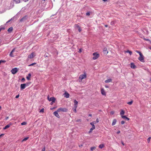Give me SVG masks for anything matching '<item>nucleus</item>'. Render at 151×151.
<instances>
[{"label":"nucleus","instance_id":"56","mask_svg":"<svg viewBox=\"0 0 151 151\" xmlns=\"http://www.w3.org/2000/svg\"><path fill=\"white\" fill-rule=\"evenodd\" d=\"M122 145H124V143H123L122 142Z\"/></svg>","mask_w":151,"mask_h":151},{"label":"nucleus","instance_id":"57","mask_svg":"<svg viewBox=\"0 0 151 151\" xmlns=\"http://www.w3.org/2000/svg\"><path fill=\"white\" fill-rule=\"evenodd\" d=\"M102 0L104 1H107V0Z\"/></svg>","mask_w":151,"mask_h":151},{"label":"nucleus","instance_id":"3","mask_svg":"<svg viewBox=\"0 0 151 151\" xmlns=\"http://www.w3.org/2000/svg\"><path fill=\"white\" fill-rule=\"evenodd\" d=\"M93 59L94 60L97 59L100 56L99 54L97 53V52H95L93 53Z\"/></svg>","mask_w":151,"mask_h":151},{"label":"nucleus","instance_id":"59","mask_svg":"<svg viewBox=\"0 0 151 151\" xmlns=\"http://www.w3.org/2000/svg\"><path fill=\"white\" fill-rule=\"evenodd\" d=\"M53 103H52V102H51V104H51V105H52V104Z\"/></svg>","mask_w":151,"mask_h":151},{"label":"nucleus","instance_id":"13","mask_svg":"<svg viewBox=\"0 0 151 151\" xmlns=\"http://www.w3.org/2000/svg\"><path fill=\"white\" fill-rule=\"evenodd\" d=\"M55 99L54 97H51L50 98L49 101H52V103H54L55 102Z\"/></svg>","mask_w":151,"mask_h":151},{"label":"nucleus","instance_id":"2","mask_svg":"<svg viewBox=\"0 0 151 151\" xmlns=\"http://www.w3.org/2000/svg\"><path fill=\"white\" fill-rule=\"evenodd\" d=\"M86 74L85 73H84L83 74L80 75L79 78V81L81 82L83 79L86 78Z\"/></svg>","mask_w":151,"mask_h":151},{"label":"nucleus","instance_id":"47","mask_svg":"<svg viewBox=\"0 0 151 151\" xmlns=\"http://www.w3.org/2000/svg\"><path fill=\"white\" fill-rule=\"evenodd\" d=\"M81 52H82V50H81V49H80L79 50V51H78V52H79V53H81Z\"/></svg>","mask_w":151,"mask_h":151},{"label":"nucleus","instance_id":"51","mask_svg":"<svg viewBox=\"0 0 151 151\" xmlns=\"http://www.w3.org/2000/svg\"><path fill=\"white\" fill-rule=\"evenodd\" d=\"M105 26L106 27H108V25L107 24H105Z\"/></svg>","mask_w":151,"mask_h":151},{"label":"nucleus","instance_id":"12","mask_svg":"<svg viewBox=\"0 0 151 151\" xmlns=\"http://www.w3.org/2000/svg\"><path fill=\"white\" fill-rule=\"evenodd\" d=\"M15 48H14L12 50V51L9 54V56L11 57H14V55H13V53L14 52V51H15Z\"/></svg>","mask_w":151,"mask_h":151},{"label":"nucleus","instance_id":"6","mask_svg":"<svg viewBox=\"0 0 151 151\" xmlns=\"http://www.w3.org/2000/svg\"><path fill=\"white\" fill-rule=\"evenodd\" d=\"M28 83L22 84L20 85V88L22 90L24 89L26 86H28Z\"/></svg>","mask_w":151,"mask_h":151},{"label":"nucleus","instance_id":"63","mask_svg":"<svg viewBox=\"0 0 151 151\" xmlns=\"http://www.w3.org/2000/svg\"><path fill=\"white\" fill-rule=\"evenodd\" d=\"M150 49H151V48H150Z\"/></svg>","mask_w":151,"mask_h":151},{"label":"nucleus","instance_id":"35","mask_svg":"<svg viewBox=\"0 0 151 151\" xmlns=\"http://www.w3.org/2000/svg\"><path fill=\"white\" fill-rule=\"evenodd\" d=\"M77 122H81V119H77L76 120Z\"/></svg>","mask_w":151,"mask_h":151},{"label":"nucleus","instance_id":"31","mask_svg":"<svg viewBox=\"0 0 151 151\" xmlns=\"http://www.w3.org/2000/svg\"><path fill=\"white\" fill-rule=\"evenodd\" d=\"M36 64V63H33L31 64H30L29 65H28L29 66H32L34 65H35Z\"/></svg>","mask_w":151,"mask_h":151},{"label":"nucleus","instance_id":"28","mask_svg":"<svg viewBox=\"0 0 151 151\" xmlns=\"http://www.w3.org/2000/svg\"><path fill=\"white\" fill-rule=\"evenodd\" d=\"M96 122H95L94 121V122H91L90 123V124L92 125V127H93V125H94V124H96Z\"/></svg>","mask_w":151,"mask_h":151},{"label":"nucleus","instance_id":"4","mask_svg":"<svg viewBox=\"0 0 151 151\" xmlns=\"http://www.w3.org/2000/svg\"><path fill=\"white\" fill-rule=\"evenodd\" d=\"M57 110V112H66L68 111V109L65 108H59Z\"/></svg>","mask_w":151,"mask_h":151},{"label":"nucleus","instance_id":"18","mask_svg":"<svg viewBox=\"0 0 151 151\" xmlns=\"http://www.w3.org/2000/svg\"><path fill=\"white\" fill-rule=\"evenodd\" d=\"M11 125V123L10 124H9L6 125L5 127L4 128H3V129H6L8 128H9V127H10V125Z\"/></svg>","mask_w":151,"mask_h":151},{"label":"nucleus","instance_id":"43","mask_svg":"<svg viewBox=\"0 0 151 151\" xmlns=\"http://www.w3.org/2000/svg\"><path fill=\"white\" fill-rule=\"evenodd\" d=\"M121 123L122 124H123L125 123V122L124 121H122Z\"/></svg>","mask_w":151,"mask_h":151},{"label":"nucleus","instance_id":"27","mask_svg":"<svg viewBox=\"0 0 151 151\" xmlns=\"http://www.w3.org/2000/svg\"><path fill=\"white\" fill-rule=\"evenodd\" d=\"M104 147V144H101L99 145V147L100 148L102 149V148Z\"/></svg>","mask_w":151,"mask_h":151},{"label":"nucleus","instance_id":"50","mask_svg":"<svg viewBox=\"0 0 151 151\" xmlns=\"http://www.w3.org/2000/svg\"><path fill=\"white\" fill-rule=\"evenodd\" d=\"M88 116H92V114H89Z\"/></svg>","mask_w":151,"mask_h":151},{"label":"nucleus","instance_id":"37","mask_svg":"<svg viewBox=\"0 0 151 151\" xmlns=\"http://www.w3.org/2000/svg\"><path fill=\"white\" fill-rule=\"evenodd\" d=\"M20 0H18L16 1V3H19L20 2Z\"/></svg>","mask_w":151,"mask_h":151},{"label":"nucleus","instance_id":"58","mask_svg":"<svg viewBox=\"0 0 151 151\" xmlns=\"http://www.w3.org/2000/svg\"><path fill=\"white\" fill-rule=\"evenodd\" d=\"M1 109V106H0V110Z\"/></svg>","mask_w":151,"mask_h":151},{"label":"nucleus","instance_id":"39","mask_svg":"<svg viewBox=\"0 0 151 151\" xmlns=\"http://www.w3.org/2000/svg\"><path fill=\"white\" fill-rule=\"evenodd\" d=\"M90 15V13L89 12H87L86 13V15L87 16H89Z\"/></svg>","mask_w":151,"mask_h":151},{"label":"nucleus","instance_id":"49","mask_svg":"<svg viewBox=\"0 0 151 151\" xmlns=\"http://www.w3.org/2000/svg\"><path fill=\"white\" fill-rule=\"evenodd\" d=\"M42 151H45V147H44L42 149Z\"/></svg>","mask_w":151,"mask_h":151},{"label":"nucleus","instance_id":"48","mask_svg":"<svg viewBox=\"0 0 151 151\" xmlns=\"http://www.w3.org/2000/svg\"><path fill=\"white\" fill-rule=\"evenodd\" d=\"M12 20V19H10L7 22V23H8L11 20Z\"/></svg>","mask_w":151,"mask_h":151},{"label":"nucleus","instance_id":"36","mask_svg":"<svg viewBox=\"0 0 151 151\" xmlns=\"http://www.w3.org/2000/svg\"><path fill=\"white\" fill-rule=\"evenodd\" d=\"M44 109L43 108L40 111V113H41V112H42V113H43L44 112Z\"/></svg>","mask_w":151,"mask_h":151},{"label":"nucleus","instance_id":"1","mask_svg":"<svg viewBox=\"0 0 151 151\" xmlns=\"http://www.w3.org/2000/svg\"><path fill=\"white\" fill-rule=\"evenodd\" d=\"M135 52L138 53L140 56L138 58V60L140 61L141 62H144V56L142 54V53L140 52V51H139L137 50H136L135 51Z\"/></svg>","mask_w":151,"mask_h":151},{"label":"nucleus","instance_id":"16","mask_svg":"<svg viewBox=\"0 0 151 151\" xmlns=\"http://www.w3.org/2000/svg\"><path fill=\"white\" fill-rule=\"evenodd\" d=\"M131 67L132 68H136V66L135 65L134 63H132L131 64Z\"/></svg>","mask_w":151,"mask_h":151},{"label":"nucleus","instance_id":"24","mask_svg":"<svg viewBox=\"0 0 151 151\" xmlns=\"http://www.w3.org/2000/svg\"><path fill=\"white\" fill-rule=\"evenodd\" d=\"M122 118L124 119H125L127 120H129V119L127 117H126L125 116H122Z\"/></svg>","mask_w":151,"mask_h":151},{"label":"nucleus","instance_id":"60","mask_svg":"<svg viewBox=\"0 0 151 151\" xmlns=\"http://www.w3.org/2000/svg\"><path fill=\"white\" fill-rule=\"evenodd\" d=\"M150 81H151V78L150 79Z\"/></svg>","mask_w":151,"mask_h":151},{"label":"nucleus","instance_id":"25","mask_svg":"<svg viewBox=\"0 0 151 151\" xmlns=\"http://www.w3.org/2000/svg\"><path fill=\"white\" fill-rule=\"evenodd\" d=\"M77 106H74V107L73 108V111L76 113V112H77L76 109H77Z\"/></svg>","mask_w":151,"mask_h":151},{"label":"nucleus","instance_id":"44","mask_svg":"<svg viewBox=\"0 0 151 151\" xmlns=\"http://www.w3.org/2000/svg\"><path fill=\"white\" fill-rule=\"evenodd\" d=\"M4 28L3 27H1L0 28V32L1 31L2 29H4Z\"/></svg>","mask_w":151,"mask_h":151},{"label":"nucleus","instance_id":"30","mask_svg":"<svg viewBox=\"0 0 151 151\" xmlns=\"http://www.w3.org/2000/svg\"><path fill=\"white\" fill-rule=\"evenodd\" d=\"M132 103H133V101H131L128 102L127 103V104H128L129 105H131L132 104Z\"/></svg>","mask_w":151,"mask_h":151},{"label":"nucleus","instance_id":"52","mask_svg":"<svg viewBox=\"0 0 151 151\" xmlns=\"http://www.w3.org/2000/svg\"><path fill=\"white\" fill-rule=\"evenodd\" d=\"M120 131H118L117 132V134H119L120 133Z\"/></svg>","mask_w":151,"mask_h":151},{"label":"nucleus","instance_id":"29","mask_svg":"<svg viewBox=\"0 0 151 151\" xmlns=\"http://www.w3.org/2000/svg\"><path fill=\"white\" fill-rule=\"evenodd\" d=\"M126 52H128L130 55H131L132 54V52L131 51H129V50H127Z\"/></svg>","mask_w":151,"mask_h":151},{"label":"nucleus","instance_id":"7","mask_svg":"<svg viewBox=\"0 0 151 151\" xmlns=\"http://www.w3.org/2000/svg\"><path fill=\"white\" fill-rule=\"evenodd\" d=\"M35 56V53L34 52H32L28 56V58H29L31 59L34 58Z\"/></svg>","mask_w":151,"mask_h":151},{"label":"nucleus","instance_id":"55","mask_svg":"<svg viewBox=\"0 0 151 151\" xmlns=\"http://www.w3.org/2000/svg\"><path fill=\"white\" fill-rule=\"evenodd\" d=\"M47 99H48V100L49 101V99H50V98H49V96H47Z\"/></svg>","mask_w":151,"mask_h":151},{"label":"nucleus","instance_id":"53","mask_svg":"<svg viewBox=\"0 0 151 151\" xmlns=\"http://www.w3.org/2000/svg\"><path fill=\"white\" fill-rule=\"evenodd\" d=\"M83 146V145H79V147H81Z\"/></svg>","mask_w":151,"mask_h":151},{"label":"nucleus","instance_id":"34","mask_svg":"<svg viewBox=\"0 0 151 151\" xmlns=\"http://www.w3.org/2000/svg\"><path fill=\"white\" fill-rule=\"evenodd\" d=\"M151 137H149L147 139V141L149 143L150 142V140Z\"/></svg>","mask_w":151,"mask_h":151},{"label":"nucleus","instance_id":"21","mask_svg":"<svg viewBox=\"0 0 151 151\" xmlns=\"http://www.w3.org/2000/svg\"><path fill=\"white\" fill-rule=\"evenodd\" d=\"M116 122V119H114L112 123V126H114Z\"/></svg>","mask_w":151,"mask_h":151},{"label":"nucleus","instance_id":"46","mask_svg":"<svg viewBox=\"0 0 151 151\" xmlns=\"http://www.w3.org/2000/svg\"><path fill=\"white\" fill-rule=\"evenodd\" d=\"M19 94H18V95H17V96H16L15 98H18V97H19Z\"/></svg>","mask_w":151,"mask_h":151},{"label":"nucleus","instance_id":"62","mask_svg":"<svg viewBox=\"0 0 151 151\" xmlns=\"http://www.w3.org/2000/svg\"><path fill=\"white\" fill-rule=\"evenodd\" d=\"M22 20V19H21V21Z\"/></svg>","mask_w":151,"mask_h":151},{"label":"nucleus","instance_id":"42","mask_svg":"<svg viewBox=\"0 0 151 151\" xmlns=\"http://www.w3.org/2000/svg\"><path fill=\"white\" fill-rule=\"evenodd\" d=\"M144 40H145L147 41H150V40L149 39H146L145 38H144Z\"/></svg>","mask_w":151,"mask_h":151},{"label":"nucleus","instance_id":"54","mask_svg":"<svg viewBox=\"0 0 151 151\" xmlns=\"http://www.w3.org/2000/svg\"><path fill=\"white\" fill-rule=\"evenodd\" d=\"M105 87H106V88H108L109 87L108 86H105Z\"/></svg>","mask_w":151,"mask_h":151},{"label":"nucleus","instance_id":"11","mask_svg":"<svg viewBox=\"0 0 151 151\" xmlns=\"http://www.w3.org/2000/svg\"><path fill=\"white\" fill-rule=\"evenodd\" d=\"M64 97L66 98H68L69 97L70 95L67 92L65 91L64 93L63 94Z\"/></svg>","mask_w":151,"mask_h":151},{"label":"nucleus","instance_id":"41","mask_svg":"<svg viewBox=\"0 0 151 151\" xmlns=\"http://www.w3.org/2000/svg\"><path fill=\"white\" fill-rule=\"evenodd\" d=\"M110 114H113L114 113V111H111V112H110Z\"/></svg>","mask_w":151,"mask_h":151},{"label":"nucleus","instance_id":"22","mask_svg":"<svg viewBox=\"0 0 151 151\" xmlns=\"http://www.w3.org/2000/svg\"><path fill=\"white\" fill-rule=\"evenodd\" d=\"M13 27H10L8 30V31L9 32H11L13 30Z\"/></svg>","mask_w":151,"mask_h":151},{"label":"nucleus","instance_id":"9","mask_svg":"<svg viewBox=\"0 0 151 151\" xmlns=\"http://www.w3.org/2000/svg\"><path fill=\"white\" fill-rule=\"evenodd\" d=\"M74 26L76 28H78L79 32H80L81 31V27L78 25V24H75Z\"/></svg>","mask_w":151,"mask_h":151},{"label":"nucleus","instance_id":"17","mask_svg":"<svg viewBox=\"0 0 151 151\" xmlns=\"http://www.w3.org/2000/svg\"><path fill=\"white\" fill-rule=\"evenodd\" d=\"M103 52L104 53L107 54L108 53V51L107 50L106 48L105 47L103 49Z\"/></svg>","mask_w":151,"mask_h":151},{"label":"nucleus","instance_id":"32","mask_svg":"<svg viewBox=\"0 0 151 151\" xmlns=\"http://www.w3.org/2000/svg\"><path fill=\"white\" fill-rule=\"evenodd\" d=\"M27 124V123L26 122H23L21 123V125H25Z\"/></svg>","mask_w":151,"mask_h":151},{"label":"nucleus","instance_id":"14","mask_svg":"<svg viewBox=\"0 0 151 151\" xmlns=\"http://www.w3.org/2000/svg\"><path fill=\"white\" fill-rule=\"evenodd\" d=\"M95 128L96 127L94 125H93V127H92L90 129V131L88 132L89 133H91L92 132L93 130L95 129Z\"/></svg>","mask_w":151,"mask_h":151},{"label":"nucleus","instance_id":"15","mask_svg":"<svg viewBox=\"0 0 151 151\" xmlns=\"http://www.w3.org/2000/svg\"><path fill=\"white\" fill-rule=\"evenodd\" d=\"M125 113V111L123 110H121V111L120 113V115L121 116V117L122 116H124V115Z\"/></svg>","mask_w":151,"mask_h":151},{"label":"nucleus","instance_id":"8","mask_svg":"<svg viewBox=\"0 0 151 151\" xmlns=\"http://www.w3.org/2000/svg\"><path fill=\"white\" fill-rule=\"evenodd\" d=\"M59 112H57V110L56 111H55L53 113V114L56 117H58V118H60V116L58 114V113Z\"/></svg>","mask_w":151,"mask_h":151},{"label":"nucleus","instance_id":"40","mask_svg":"<svg viewBox=\"0 0 151 151\" xmlns=\"http://www.w3.org/2000/svg\"><path fill=\"white\" fill-rule=\"evenodd\" d=\"M25 79L24 78H22L21 80L22 81V82H24L25 81Z\"/></svg>","mask_w":151,"mask_h":151},{"label":"nucleus","instance_id":"23","mask_svg":"<svg viewBox=\"0 0 151 151\" xmlns=\"http://www.w3.org/2000/svg\"><path fill=\"white\" fill-rule=\"evenodd\" d=\"M112 81V80L111 79H107L105 81V82L106 83H109L111 82Z\"/></svg>","mask_w":151,"mask_h":151},{"label":"nucleus","instance_id":"20","mask_svg":"<svg viewBox=\"0 0 151 151\" xmlns=\"http://www.w3.org/2000/svg\"><path fill=\"white\" fill-rule=\"evenodd\" d=\"M31 73H29L28 76L26 78L28 80H29L30 79V77L31 76Z\"/></svg>","mask_w":151,"mask_h":151},{"label":"nucleus","instance_id":"10","mask_svg":"<svg viewBox=\"0 0 151 151\" xmlns=\"http://www.w3.org/2000/svg\"><path fill=\"white\" fill-rule=\"evenodd\" d=\"M101 94L104 96L106 95V93L104 89L103 88H101Z\"/></svg>","mask_w":151,"mask_h":151},{"label":"nucleus","instance_id":"5","mask_svg":"<svg viewBox=\"0 0 151 151\" xmlns=\"http://www.w3.org/2000/svg\"><path fill=\"white\" fill-rule=\"evenodd\" d=\"M18 68H15L11 70V72L13 74H14L18 72Z\"/></svg>","mask_w":151,"mask_h":151},{"label":"nucleus","instance_id":"38","mask_svg":"<svg viewBox=\"0 0 151 151\" xmlns=\"http://www.w3.org/2000/svg\"><path fill=\"white\" fill-rule=\"evenodd\" d=\"M0 62H1V63H5L6 62V61H5V60H0Z\"/></svg>","mask_w":151,"mask_h":151},{"label":"nucleus","instance_id":"33","mask_svg":"<svg viewBox=\"0 0 151 151\" xmlns=\"http://www.w3.org/2000/svg\"><path fill=\"white\" fill-rule=\"evenodd\" d=\"M96 148V147H92L91 148V150L92 151H93V150L94 149Z\"/></svg>","mask_w":151,"mask_h":151},{"label":"nucleus","instance_id":"61","mask_svg":"<svg viewBox=\"0 0 151 151\" xmlns=\"http://www.w3.org/2000/svg\"><path fill=\"white\" fill-rule=\"evenodd\" d=\"M54 109V108H52V109H51V110H52V109Z\"/></svg>","mask_w":151,"mask_h":151},{"label":"nucleus","instance_id":"19","mask_svg":"<svg viewBox=\"0 0 151 151\" xmlns=\"http://www.w3.org/2000/svg\"><path fill=\"white\" fill-rule=\"evenodd\" d=\"M74 106L77 107L78 102L75 99L74 101Z\"/></svg>","mask_w":151,"mask_h":151},{"label":"nucleus","instance_id":"45","mask_svg":"<svg viewBox=\"0 0 151 151\" xmlns=\"http://www.w3.org/2000/svg\"><path fill=\"white\" fill-rule=\"evenodd\" d=\"M96 123H98L99 122V119L98 118H97L96 119Z\"/></svg>","mask_w":151,"mask_h":151},{"label":"nucleus","instance_id":"26","mask_svg":"<svg viewBox=\"0 0 151 151\" xmlns=\"http://www.w3.org/2000/svg\"><path fill=\"white\" fill-rule=\"evenodd\" d=\"M29 137H25V138H24L22 141V142H23L24 141H26L28 139H29Z\"/></svg>","mask_w":151,"mask_h":151}]
</instances>
